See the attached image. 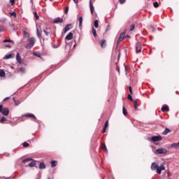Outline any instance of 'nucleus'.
Instances as JSON below:
<instances>
[{"label":"nucleus","instance_id":"obj_54","mask_svg":"<svg viewBox=\"0 0 179 179\" xmlns=\"http://www.w3.org/2000/svg\"><path fill=\"white\" fill-rule=\"evenodd\" d=\"M8 99H10V97H6V98H5V99H3V101L8 100Z\"/></svg>","mask_w":179,"mask_h":179},{"label":"nucleus","instance_id":"obj_34","mask_svg":"<svg viewBox=\"0 0 179 179\" xmlns=\"http://www.w3.org/2000/svg\"><path fill=\"white\" fill-rule=\"evenodd\" d=\"M92 34H93V36H94V37H96V36L97 34H96V30L94 29V28H92Z\"/></svg>","mask_w":179,"mask_h":179},{"label":"nucleus","instance_id":"obj_44","mask_svg":"<svg viewBox=\"0 0 179 179\" xmlns=\"http://www.w3.org/2000/svg\"><path fill=\"white\" fill-rule=\"evenodd\" d=\"M108 127V120H107L105 123L104 128H107Z\"/></svg>","mask_w":179,"mask_h":179},{"label":"nucleus","instance_id":"obj_22","mask_svg":"<svg viewBox=\"0 0 179 179\" xmlns=\"http://www.w3.org/2000/svg\"><path fill=\"white\" fill-rule=\"evenodd\" d=\"M171 131L169 130V129H166L163 132H162V135H167V134H170Z\"/></svg>","mask_w":179,"mask_h":179},{"label":"nucleus","instance_id":"obj_24","mask_svg":"<svg viewBox=\"0 0 179 179\" xmlns=\"http://www.w3.org/2000/svg\"><path fill=\"white\" fill-rule=\"evenodd\" d=\"M5 71L3 70H0V76L1 78H5Z\"/></svg>","mask_w":179,"mask_h":179},{"label":"nucleus","instance_id":"obj_17","mask_svg":"<svg viewBox=\"0 0 179 179\" xmlns=\"http://www.w3.org/2000/svg\"><path fill=\"white\" fill-rule=\"evenodd\" d=\"M101 46L102 48H105L106 47V40H102L100 42Z\"/></svg>","mask_w":179,"mask_h":179},{"label":"nucleus","instance_id":"obj_49","mask_svg":"<svg viewBox=\"0 0 179 179\" xmlns=\"http://www.w3.org/2000/svg\"><path fill=\"white\" fill-rule=\"evenodd\" d=\"M9 26L10 27H14L15 25H13V24H12L11 22H9Z\"/></svg>","mask_w":179,"mask_h":179},{"label":"nucleus","instance_id":"obj_35","mask_svg":"<svg viewBox=\"0 0 179 179\" xmlns=\"http://www.w3.org/2000/svg\"><path fill=\"white\" fill-rule=\"evenodd\" d=\"M122 113L124 115H127V109H125V107L122 108Z\"/></svg>","mask_w":179,"mask_h":179},{"label":"nucleus","instance_id":"obj_5","mask_svg":"<svg viewBox=\"0 0 179 179\" xmlns=\"http://www.w3.org/2000/svg\"><path fill=\"white\" fill-rule=\"evenodd\" d=\"M155 155H164L167 153V150L166 148H159L155 151Z\"/></svg>","mask_w":179,"mask_h":179},{"label":"nucleus","instance_id":"obj_12","mask_svg":"<svg viewBox=\"0 0 179 179\" xmlns=\"http://www.w3.org/2000/svg\"><path fill=\"white\" fill-rule=\"evenodd\" d=\"M23 117H29L31 118H34V120H36V116L34 115H33L32 113H27V114L24 115Z\"/></svg>","mask_w":179,"mask_h":179},{"label":"nucleus","instance_id":"obj_6","mask_svg":"<svg viewBox=\"0 0 179 179\" xmlns=\"http://www.w3.org/2000/svg\"><path fill=\"white\" fill-rule=\"evenodd\" d=\"M162 136H152L151 138L149 139V141H152V142H159L162 141Z\"/></svg>","mask_w":179,"mask_h":179},{"label":"nucleus","instance_id":"obj_10","mask_svg":"<svg viewBox=\"0 0 179 179\" xmlns=\"http://www.w3.org/2000/svg\"><path fill=\"white\" fill-rule=\"evenodd\" d=\"M124 38H125V34L122 33L120 34L119 39L117 41V44H119V43H121V41H122V40H124Z\"/></svg>","mask_w":179,"mask_h":179},{"label":"nucleus","instance_id":"obj_13","mask_svg":"<svg viewBox=\"0 0 179 179\" xmlns=\"http://www.w3.org/2000/svg\"><path fill=\"white\" fill-rule=\"evenodd\" d=\"M16 61L17 62H18V64H22V59L20 58V55H19V53H17L16 55Z\"/></svg>","mask_w":179,"mask_h":179},{"label":"nucleus","instance_id":"obj_4","mask_svg":"<svg viewBox=\"0 0 179 179\" xmlns=\"http://www.w3.org/2000/svg\"><path fill=\"white\" fill-rule=\"evenodd\" d=\"M0 113H1L3 115H9V109H8V108H3V106L0 105Z\"/></svg>","mask_w":179,"mask_h":179},{"label":"nucleus","instance_id":"obj_46","mask_svg":"<svg viewBox=\"0 0 179 179\" xmlns=\"http://www.w3.org/2000/svg\"><path fill=\"white\" fill-rule=\"evenodd\" d=\"M10 3L13 6L15 4V0H10Z\"/></svg>","mask_w":179,"mask_h":179},{"label":"nucleus","instance_id":"obj_51","mask_svg":"<svg viewBox=\"0 0 179 179\" xmlns=\"http://www.w3.org/2000/svg\"><path fill=\"white\" fill-rule=\"evenodd\" d=\"M43 32L45 33V34L46 36H48V32H47V31H45V30L43 29Z\"/></svg>","mask_w":179,"mask_h":179},{"label":"nucleus","instance_id":"obj_28","mask_svg":"<svg viewBox=\"0 0 179 179\" xmlns=\"http://www.w3.org/2000/svg\"><path fill=\"white\" fill-rule=\"evenodd\" d=\"M179 142L178 143H173L171 145V148H178Z\"/></svg>","mask_w":179,"mask_h":179},{"label":"nucleus","instance_id":"obj_18","mask_svg":"<svg viewBox=\"0 0 179 179\" xmlns=\"http://www.w3.org/2000/svg\"><path fill=\"white\" fill-rule=\"evenodd\" d=\"M162 113H165V111H169V106H164L161 108Z\"/></svg>","mask_w":179,"mask_h":179},{"label":"nucleus","instance_id":"obj_37","mask_svg":"<svg viewBox=\"0 0 179 179\" xmlns=\"http://www.w3.org/2000/svg\"><path fill=\"white\" fill-rule=\"evenodd\" d=\"M33 55H34L35 57H38L40 58V53H37L36 52H34Z\"/></svg>","mask_w":179,"mask_h":179},{"label":"nucleus","instance_id":"obj_32","mask_svg":"<svg viewBox=\"0 0 179 179\" xmlns=\"http://www.w3.org/2000/svg\"><path fill=\"white\" fill-rule=\"evenodd\" d=\"M150 31H152V33H155L156 31V29H155L153 27H150Z\"/></svg>","mask_w":179,"mask_h":179},{"label":"nucleus","instance_id":"obj_11","mask_svg":"<svg viewBox=\"0 0 179 179\" xmlns=\"http://www.w3.org/2000/svg\"><path fill=\"white\" fill-rule=\"evenodd\" d=\"M73 38V34L72 32H70L68 35L66 36V40H72Z\"/></svg>","mask_w":179,"mask_h":179},{"label":"nucleus","instance_id":"obj_45","mask_svg":"<svg viewBox=\"0 0 179 179\" xmlns=\"http://www.w3.org/2000/svg\"><path fill=\"white\" fill-rule=\"evenodd\" d=\"M69 10V7H66V8H65V13L66 14L68 13Z\"/></svg>","mask_w":179,"mask_h":179},{"label":"nucleus","instance_id":"obj_21","mask_svg":"<svg viewBox=\"0 0 179 179\" xmlns=\"http://www.w3.org/2000/svg\"><path fill=\"white\" fill-rule=\"evenodd\" d=\"M94 26L95 29H99V20H96L94 22Z\"/></svg>","mask_w":179,"mask_h":179},{"label":"nucleus","instance_id":"obj_53","mask_svg":"<svg viewBox=\"0 0 179 179\" xmlns=\"http://www.w3.org/2000/svg\"><path fill=\"white\" fill-rule=\"evenodd\" d=\"M74 3H78V0H73Z\"/></svg>","mask_w":179,"mask_h":179},{"label":"nucleus","instance_id":"obj_36","mask_svg":"<svg viewBox=\"0 0 179 179\" xmlns=\"http://www.w3.org/2000/svg\"><path fill=\"white\" fill-rule=\"evenodd\" d=\"M34 16L36 19V20H38V19H40V17L38 16V15L37 14V12L34 13Z\"/></svg>","mask_w":179,"mask_h":179},{"label":"nucleus","instance_id":"obj_48","mask_svg":"<svg viewBox=\"0 0 179 179\" xmlns=\"http://www.w3.org/2000/svg\"><path fill=\"white\" fill-rule=\"evenodd\" d=\"M129 90L131 94H132V87H129Z\"/></svg>","mask_w":179,"mask_h":179},{"label":"nucleus","instance_id":"obj_30","mask_svg":"<svg viewBox=\"0 0 179 179\" xmlns=\"http://www.w3.org/2000/svg\"><path fill=\"white\" fill-rule=\"evenodd\" d=\"M10 16H14V17H17V14L16 13V12H12V13H9Z\"/></svg>","mask_w":179,"mask_h":179},{"label":"nucleus","instance_id":"obj_14","mask_svg":"<svg viewBox=\"0 0 179 179\" xmlns=\"http://www.w3.org/2000/svg\"><path fill=\"white\" fill-rule=\"evenodd\" d=\"M78 20L79 22V27L80 29L82 27V23H83V17H79L78 18Z\"/></svg>","mask_w":179,"mask_h":179},{"label":"nucleus","instance_id":"obj_26","mask_svg":"<svg viewBox=\"0 0 179 179\" xmlns=\"http://www.w3.org/2000/svg\"><path fill=\"white\" fill-rule=\"evenodd\" d=\"M19 71L21 72V73H24V72H26V69L23 67H20Z\"/></svg>","mask_w":179,"mask_h":179},{"label":"nucleus","instance_id":"obj_19","mask_svg":"<svg viewBox=\"0 0 179 179\" xmlns=\"http://www.w3.org/2000/svg\"><path fill=\"white\" fill-rule=\"evenodd\" d=\"M90 11L92 15H93V12L94 11V7L92 5V1H90Z\"/></svg>","mask_w":179,"mask_h":179},{"label":"nucleus","instance_id":"obj_27","mask_svg":"<svg viewBox=\"0 0 179 179\" xmlns=\"http://www.w3.org/2000/svg\"><path fill=\"white\" fill-rule=\"evenodd\" d=\"M39 169H45V165H44V163H43V162L40 163Z\"/></svg>","mask_w":179,"mask_h":179},{"label":"nucleus","instance_id":"obj_33","mask_svg":"<svg viewBox=\"0 0 179 179\" xmlns=\"http://www.w3.org/2000/svg\"><path fill=\"white\" fill-rule=\"evenodd\" d=\"M6 121V118L5 117H2L1 119L0 120V122L2 124Z\"/></svg>","mask_w":179,"mask_h":179},{"label":"nucleus","instance_id":"obj_16","mask_svg":"<svg viewBox=\"0 0 179 179\" xmlns=\"http://www.w3.org/2000/svg\"><path fill=\"white\" fill-rule=\"evenodd\" d=\"M101 149H103V150L107 153V147L106 146V144L104 143H101Z\"/></svg>","mask_w":179,"mask_h":179},{"label":"nucleus","instance_id":"obj_39","mask_svg":"<svg viewBox=\"0 0 179 179\" xmlns=\"http://www.w3.org/2000/svg\"><path fill=\"white\" fill-rule=\"evenodd\" d=\"M134 29H135V25L134 24L131 25L130 31H132L134 30Z\"/></svg>","mask_w":179,"mask_h":179},{"label":"nucleus","instance_id":"obj_20","mask_svg":"<svg viewBox=\"0 0 179 179\" xmlns=\"http://www.w3.org/2000/svg\"><path fill=\"white\" fill-rule=\"evenodd\" d=\"M133 103L134 105V110L136 111H138V102L136 100H134Z\"/></svg>","mask_w":179,"mask_h":179},{"label":"nucleus","instance_id":"obj_50","mask_svg":"<svg viewBox=\"0 0 179 179\" xmlns=\"http://www.w3.org/2000/svg\"><path fill=\"white\" fill-rule=\"evenodd\" d=\"M167 173V176L168 177H170V176H171V173H170V171L166 172Z\"/></svg>","mask_w":179,"mask_h":179},{"label":"nucleus","instance_id":"obj_57","mask_svg":"<svg viewBox=\"0 0 179 179\" xmlns=\"http://www.w3.org/2000/svg\"><path fill=\"white\" fill-rule=\"evenodd\" d=\"M117 71H118V72H120V68H117Z\"/></svg>","mask_w":179,"mask_h":179},{"label":"nucleus","instance_id":"obj_2","mask_svg":"<svg viewBox=\"0 0 179 179\" xmlns=\"http://www.w3.org/2000/svg\"><path fill=\"white\" fill-rule=\"evenodd\" d=\"M34 44H36V38L31 37L27 41L24 47L27 50H30L34 47Z\"/></svg>","mask_w":179,"mask_h":179},{"label":"nucleus","instance_id":"obj_41","mask_svg":"<svg viewBox=\"0 0 179 179\" xmlns=\"http://www.w3.org/2000/svg\"><path fill=\"white\" fill-rule=\"evenodd\" d=\"M36 33H37L38 37L40 38V37H41V34H40V32L38 31V29H36Z\"/></svg>","mask_w":179,"mask_h":179},{"label":"nucleus","instance_id":"obj_52","mask_svg":"<svg viewBox=\"0 0 179 179\" xmlns=\"http://www.w3.org/2000/svg\"><path fill=\"white\" fill-rule=\"evenodd\" d=\"M106 129H107V128H103V131H102V133L104 134V132H106Z\"/></svg>","mask_w":179,"mask_h":179},{"label":"nucleus","instance_id":"obj_55","mask_svg":"<svg viewBox=\"0 0 179 179\" xmlns=\"http://www.w3.org/2000/svg\"><path fill=\"white\" fill-rule=\"evenodd\" d=\"M126 38H129V35H127Z\"/></svg>","mask_w":179,"mask_h":179},{"label":"nucleus","instance_id":"obj_9","mask_svg":"<svg viewBox=\"0 0 179 179\" xmlns=\"http://www.w3.org/2000/svg\"><path fill=\"white\" fill-rule=\"evenodd\" d=\"M62 22H64V19L61 18V17H57L55 19V20L53 21V23L57 24V23H62Z\"/></svg>","mask_w":179,"mask_h":179},{"label":"nucleus","instance_id":"obj_3","mask_svg":"<svg viewBox=\"0 0 179 179\" xmlns=\"http://www.w3.org/2000/svg\"><path fill=\"white\" fill-rule=\"evenodd\" d=\"M28 162H31L29 163V167H35L36 166V161H34L31 158H27L22 160V163H27Z\"/></svg>","mask_w":179,"mask_h":179},{"label":"nucleus","instance_id":"obj_25","mask_svg":"<svg viewBox=\"0 0 179 179\" xmlns=\"http://www.w3.org/2000/svg\"><path fill=\"white\" fill-rule=\"evenodd\" d=\"M3 43H13V44H15V42L10 39H5Z\"/></svg>","mask_w":179,"mask_h":179},{"label":"nucleus","instance_id":"obj_15","mask_svg":"<svg viewBox=\"0 0 179 179\" xmlns=\"http://www.w3.org/2000/svg\"><path fill=\"white\" fill-rule=\"evenodd\" d=\"M72 25L68 24L64 28V33H66V31H69V30H71Z\"/></svg>","mask_w":179,"mask_h":179},{"label":"nucleus","instance_id":"obj_1","mask_svg":"<svg viewBox=\"0 0 179 179\" xmlns=\"http://www.w3.org/2000/svg\"><path fill=\"white\" fill-rule=\"evenodd\" d=\"M150 169L152 171H156L157 174H162V171L166 170L164 164H161L160 166H159L156 162L152 163Z\"/></svg>","mask_w":179,"mask_h":179},{"label":"nucleus","instance_id":"obj_58","mask_svg":"<svg viewBox=\"0 0 179 179\" xmlns=\"http://www.w3.org/2000/svg\"><path fill=\"white\" fill-rule=\"evenodd\" d=\"M48 179H50V178H48Z\"/></svg>","mask_w":179,"mask_h":179},{"label":"nucleus","instance_id":"obj_7","mask_svg":"<svg viewBox=\"0 0 179 179\" xmlns=\"http://www.w3.org/2000/svg\"><path fill=\"white\" fill-rule=\"evenodd\" d=\"M136 52H141L142 51V44L141 42H138L136 46Z\"/></svg>","mask_w":179,"mask_h":179},{"label":"nucleus","instance_id":"obj_29","mask_svg":"<svg viewBox=\"0 0 179 179\" xmlns=\"http://www.w3.org/2000/svg\"><path fill=\"white\" fill-rule=\"evenodd\" d=\"M128 99L130 100V101H133L134 103V98H132V95L131 94H128Z\"/></svg>","mask_w":179,"mask_h":179},{"label":"nucleus","instance_id":"obj_31","mask_svg":"<svg viewBox=\"0 0 179 179\" xmlns=\"http://www.w3.org/2000/svg\"><path fill=\"white\" fill-rule=\"evenodd\" d=\"M154 8H159V3L157 1H155L153 3Z\"/></svg>","mask_w":179,"mask_h":179},{"label":"nucleus","instance_id":"obj_56","mask_svg":"<svg viewBox=\"0 0 179 179\" xmlns=\"http://www.w3.org/2000/svg\"><path fill=\"white\" fill-rule=\"evenodd\" d=\"M125 71L127 72V66H124Z\"/></svg>","mask_w":179,"mask_h":179},{"label":"nucleus","instance_id":"obj_43","mask_svg":"<svg viewBox=\"0 0 179 179\" xmlns=\"http://www.w3.org/2000/svg\"><path fill=\"white\" fill-rule=\"evenodd\" d=\"M4 47H7V48H12V46L9 44H5Z\"/></svg>","mask_w":179,"mask_h":179},{"label":"nucleus","instance_id":"obj_8","mask_svg":"<svg viewBox=\"0 0 179 179\" xmlns=\"http://www.w3.org/2000/svg\"><path fill=\"white\" fill-rule=\"evenodd\" d=\"M15 53H10L4 56L3 59H11V58H15Z\"/></svg>","mask_w":179,"mask_h":179},{"label":"nucleus","instance_id":"obj_23","mask_svg":"<svg viewBox=\"0 0 179 179\" xmlns=\"http://www.w3.org/2000/svg\"><path fill=\"white\" fill-rule=\"evenodd\" d=\"M57 161L53 160L51 162V167H57Z\"/></svg>","mask_w":179,"mask_h":179},{"label":"nucleus","instance_id":"obj_47","mask_svg":"<svg viewBox=\"0 0 179 179\" xmlns=\"http://www.w3.org/2000/svg\"><path fill=\"white\" fill-rule=\"evenodd\" d=\"M14 103H15V106H19V102H17V101L14 100Z\"/></svg>","mask_w":179,"mask_h":179},{"label":"nucleus","instance_id":"obj_40","mask_svg":"<svg viewBox=\"0 0 179 179\" xmlns=\"http://www.w3.org/2000/svg\"><path fill=\"white\" fill-rule=\"evenodd\" d=\"M24 36H27V37H29V36H30V35L29 34V32H27V31H24Z\"/></svg>","mask_w":179,"mask_h":179},{"label":"nucleus","instance_id":"obj_38","mask_svg":"<svg viewBox=\"0 0 179 179\" xmlns=\"http://www.w3.org/2000/svg\"><path fill=\"white\" fill-rule=\"evenodd\" d=\"M24 148H29V143L24 142L23 143Z\"/></svg>","mask_w":179,"mask_h":179},{"label":"nucleus","instance_id":"obj_42","mask_svg":"<svg viewBox=\"0 0 179 179\" xmlns=\"http://www.w3.org/2000/svg\"><path fill=\"white\" fill-rule=\"evenodd\" d=\"M119 2L120 5H123V3H125V0H119Z\"/></svg>","mask_w":179,"mask_h":179}]
</instances>
